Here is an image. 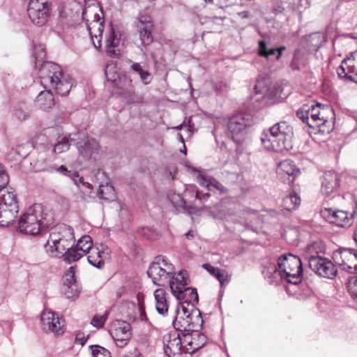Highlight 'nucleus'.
Here are the masks:
<instances>
[{
  "label": "nucleus",
  "mask_w": 357,
  "mask_h": 357,
  "mask_svg": "<svg viewBox=\"0 0 357 357\" xmlns=\"http://www.w3.org/2000/svg\"><path fill=\"white\" fill-rule=\"evenodd\" d=\"M54 214L40 204H34L20 216L18 230L21 233L36 236L54 222Z\"/></svg>",
  "instance_id": "obj_1"
},
{
  "label": "nucleus",
  "mask_w": 357,
  "mask_h": 357,
  "mask_svg": "<svg viewBox=\"0 0 357 357\" xmlns=\"http://www.w3.org/2000/svg\"><path fill=\"white\" fill-rule=\"evenodd\" d=\"M41 84L45 89L54 90L57 94L68 95L73 85V79L68 75H64L61 67L55 63L43 62L38 70Z\"/></svg>",
  "instance_id": "obj_2"
},
{
  "label": "nucleus",
  "mask_w": 357,
  "mask_h": 357,
  "mask_svg": "<svg viewBox=\"0 0 357 357\" xmlns=\"http://www.w3.org/2000/svg\"><path fill=\"white\" fill-rule=\"evenodd\" d=\"M293 128L287 121H280L269 129V132H263L261 142L268 151L281 152L292 148Z\"/></svg>",
  "instance_id": "obj_3"
},
{
  "label": "nucleus",
  "mask_w": 357,
  "mask_h": 357,
  "mask_svg": "<svg viewBox=\"0 0 357 357\" xmlns=\"http://www.w3.org/2000/svg\"><path fill=\"white\" fill-rule=\"evenodd\" d=\"M75 241L73 228L65 224L58 225L52 229L49 239L45 244V252L52 258H61L63 252L73 246Z\"/></svg>",
  "instance_id": "obj_4"
},
{
  "label": "nucleus",
  "mask_w": 357,
  "mask_h": 357,
  "mask_svg": "<svg viewBox=\"0 0 357 357\" xmlns=\"http://www.w3.org/2000/svg\"><path fill=\"white\" fill-rule=\"evenodd\" d=\"M268 271L275 279L285 280L294 284H297L301 281V261L297 256L290 253L281 255L278 258V266L271 264Z\"/></svg>",
  "instance_id": "obj_5"
},
{
  "label": "nucleus",
  "mask_w": 357,
  "mask_h": 357,
  "mask_svg": "<svg viewBox=\"0 0 357 357\" xmlns=\"http://www.w3.org/2000/svg\"><path fill=\"white\" fill-rule=\"evenodd\" d=\"M176 315L172 321L176 331L181 334L198 331L203 324L201 312L194 305L180 304L177 307Z\"/></svg>",
  "instance_id": "obj_6"
},
{
  "label": "nucleus",
  "mask_w": 357,
  "mask_h": 357,
  "mask_svg": "<svg viewBox=\"0 0 357 357\" xmlns=\"http://www.w3.org/2000/svg\"><path fill=\"white\" fill-rule=\"evenodd\" d=\"M19 211L15 191L4 187L0 189V225L8 226L15 222Z\"/></svg>",
  "instance_id": "obj_7"
},
{
  "label": "nucleus",
  "mask_w": 357,
  "mask_h": 357,
  "mask_svg": "<svg viewBox=\"0 0 357 357\" xmlns=\"http://www.w3.org/2000/svg\"><path fill=\"white\" fill-rule=\"evenodd\" d=\"M174 273V265L167 259L162 257H158L155 261L149 266L147 271V274L153 282L158 286L167 283Z\"/></svg>",
  "instance_id": "obj_8"
},
{
  "label": "nucleus",
  "mask_w": 357,
  "mask_h": 357,
  "mask_svg": "<svg viewBox=\"0 0 357 357\" xmlns=\"http://www.w3.org/2000/svg\"><path fill=\"white\" fill-rule=\"evenodd\" d=\"M252 123L253 120L250 114H237L229 119L225 134L236 143L240 144L244 138L247 128Z\"/></svg>",
  "instance_id": "obj_9"
},
{
  "label": "nucleus",
  "mask_w": 357,
  "mask_h": 357,
  "mask_svg": "<svg viewBox=\"0 0 357 357\" xmlns=\"http://www.w3.org/2000/svg\"><path fill=\"white\" fill-rule=\"evenodd\" d=\"M48 0H29L27 13L31 22L37 26L46 24L50 17Z\"/></svg>",
  "instance_id": "obj_10"
},
{
  "label": "nucleus",
  "mask_w": 357,
  "mask_h": 357,
  "mask_svg": "<svg viewBox=\"0 0 357 357\" xmlns=\"http://www.w3.org/2000/svg\"><path fill=\"white\" fill-rule=\"evenodd\" d=\"M43 330L54 335L63 334L65 331V321L59 314L51 310H44L40 316Z\"/></svg>",
  "instance_id": "obj_11"
},
{
  "label": "nucleus",
  "mask_w": 357,
  "mask_h": 357,
  "mask_svg": "<svg viewBox=\"0 0 357 357\" xmlns=\"http://www.w3.org/2000/svg\"><path fill=\"white\" fill-rule=\"evenodd\" d=\"M130 325L121 320H115L110 326L109 333L119 347L126 346L131 337Z\"/></svg>",
  "instance_id": "obj_12"
},
{
  "label": "nucleus",
  "mask_w": 357,
  "mask_h": 357,
  "mask_svg": "<svg viewBox=\"0 0 357 357\" xmlns=\"http://www.w3.org/2000/svg\"><path fill=\"white\" fill-rule=\"evenodd\" d=\"M309 266L320 276L328 279L335 278L334 264L326 258L312 255L309 257Z\"/></svg>",
  "instance_id": "obj_13"
},
{
  "label": "nucleus",
  "mask_w": 357,
  "mask_h": 357,
  "mask_svg": "<svg viewBox=\"0 0 357 357\" xmlns=\"http://www.w3.org/2000/svg\"><path fill=\"white\" fill-rule=\"evenodd\" d=\"M105 73L108 82L115 83L117 82L118 79H119V83H116V84L119 89L123 90L122 93L125 96H130L134 93V87L132 84V80L126 77L121 78L117 73L116 65L112 62L108 63L106 65Z\"/></svg>",
  "instance_id": "obj_14"
},
{
  "label": "nucleus",
  "mask_w": 357,
  "mask_h": 357,
  "mask_svg": "<svg viewBox=\"0 0 357 357\" xmlns=\"http://www.w3.org/2000/svg\"><path fill=\"white\" fill-rule=\"evenodd\" d=\"M180 333L173 331L164 336V351L168 357H180L184 353L183 342Z\"/></svg>",
  "instance_id": "obj_15"
},
{
  "label": "nucleus",
  "mask_w": 357,
  "mask_h": 357,
  "mask_svg": "<svg viewBox=\"0 0 357 357\" xmlns=\"http://www.w3.org/2000/svg\"><path fill=\"white\" fill-rule=\"evenodd\" d=\"M336 265L348 271H357V251L354 249L340 248L336 250Z\"/></svg>",
  "instance_id": "obj_16"
},
{
  "label": "nucleus",
  "mask_w": 357,
  "mask_h": 357,
  "mask_svg": "<svg viewBox=\"0 0 357 357\" xmlns=\"http://www.w3.org/2000/svg\"><path fill=\"white\" fill-rule=\"evenodd\" d=\"M79 157L83 161H95L99 155V144L92 138L86 137L77 143Z\"/></svg>",
  "instance_id": "obj_17"
},
{
  "label": "nucleus",
  "mask_w": 357,
  "mask_h": 357,
  "mask_svg": "<svg viewBox=\"0 0 357 357\" xmlns=\"http://www.w3.org/2000/svg\"><path fill=\"white\" fill-rule=\"evenodd\" d=\"M183 336L184 353L193 354L202 348L207 342L206 337L198 331L182 333Z\"/></svg>",
  "instance_id": "obj_18"
},
{
  "label": "nucleus",
  "mask_w": 357,
  "mask_h": 357,
  "mask_svg": "<svg viewBox=\"0 0 357 357\" xmlns=\"http://www.w3.org/2000/svg\"><path fill=\"white\" fill-rule=\"evenodd\" d=\"M300 171L291 160L280 162L277 167L276 174L279 180L284 183L290 184L294 182Z\"/></svg>",
  "instance_id": "obj_19"
},
{
  "label": "nucleus",
  "mask_w": 357,
  "mask_h": 357,
  "mask_svg": "<svg viewBox=\"0 0 357 357\" xmlns=\"http://www.w3.org/2000/svg\"><path fill=\"white\" fill-rule=\"evenodd\" d=\"M136 27L142 45L147 46L150 45L153 40L152 36L153 24L151 17L141 15L138 19Z\"/></svg>",
  "instance_id": "obj_20"
},
{
  "label": "nucleus",
  "mask_w": 357,
  "mask_h": 357,
  "mask_svg": "<svg viewBox=\"0 0 357 357\" xmlns=\"http://www.w3.org/2000/svg\"><path fill=\"white\" fill-rule=\"evenodd\" d=\"M188 274L187 271L182 270L177 273H173L169 279V285L171 291L174 296L178 295L181 296V290L188 285Z\"/></svg>",
  "instance_id": "obj_21"
},
{
  "label": "nucleus",
  "mask_w": 357,
  "mask_h": 357,
  "mask_svg": "<svg viewBox=\"0 0 357 357\" xmlns=\"http://www.w3.org/2000/svg\"><path fill=\"white\" fill-rule=\"evenodd\" d=\"M120 36L111 27L106 37L105 47L107 53L113 57H118L121 55V50L119 48L120 44Z\"/></svg>",
  "instance_id": "obj_22"
},
{
  "label": "nucleus",
  "mask_w": 357,
  "mask_h": 357,
  "mask_svg": "<svg viewBox=\"0 0 357 357\" xmlns=\"http://www.w3.org/2000/svg\"><path fill=\"white\" fill-rule=\"evenodd\" d=\"M103 20H98L86 24L94 47L99 49L101 47V37L104 29Z\"/></svg>",
  "instance_id": "obj_23"
},
{
  "label": "nucleus",
  "mask_w": 357,
  "mask_h": 357,
  "mask_svg": "<svg viewBox=\"0 0 357 357\" xmlns=\"http://www.w3.org/2000/svg\"><path fill=\"white\" fill-rule=\"evenodd\" d=\"M197 182L208 191H218L220 193L225 192V187L215 178L205 174H199L196 178Z\"/></svg>",
  "instance_id": "obj_24"
},
{
  "label": "nucleus",
  "mask_w": 357,
  "mask_h": 357,
  "mask_svg": "<svg viewBox=\"0 0 357 357\" xmlns=\"http://www.w3.org/2000/svg\"><path fill=\"white\" fill-rule=\"evenodd\" d=\"M339 77L342 75L352 74L357 73V51L353 53L350 56L344 58L341 65L336 69Z\"/></svg>",
  "instance_id": "obj_25"
},
{
  "label": "nucleus",
  "mask_w": 357,
  "mask_h": 357,
  "mask_svg": "<svg viewBox=\"0 0 357 357\" xmlns=\"http://www.w3.org/2000/svg\"><path fill=\"white\" fill-rule=\"evenodd\" d=\"M154 298L157 312L162 316L166 315L168 312L166 291L162 289H155L154 291Z\"/></svg>",
  "instance_id": "obj_26"
},
{
  "label": "nucleus",
  "mask_w": 357,
  "mask_h": 357,
  "mask_svg": "<svg viewBox=\"0 0 357 357\" xmlns=\"http://www.w3.org/2000/svg\"><path fill=\"white\" fill-rule=\"evenodd\" d=\"M101 9L96 3L86 6L82 11V19L87 22H91L98 20H101Z\"/></svg>",
  "instance_id": "obj_27"
},
{
  "label": "nucleus",
  "mask_w": 357,
  "mask_h": 357,
  "mask_svg": "<svg viewBox=\"0 0 357 357\" xmlns=\"http://www.w3.org/2000/svg\"><path fill=\"white\" fill-rule=\"evenodd\" d=\"M181 296H178V295H175L174 296L180 300L183 301V303L181 304H185V305H194L198 303V294L197 292V289L191 287H188L187 286L181 290Z\"/></svg>",
  "instance_id": "obj_28"
},
{
  "label": "nucleus",
  "mask_w": 357,
  "mask_h": 357,
  "mask_svg": "<svg viewBox=\"0 0 357 357\" xmlns=\"http://www.w3.org/2000/svg\"><path fill=\"white\" fill-rule=\"evenodd\" d=\"M36 103L43 110L51 108L54 104L51 90L46 89L45 91H41L36 97Z\"/></svg>",
  "instance_id": "obj_29"
},
{
  "label": "nucleus",
  "mask_w": 357,
  "mask_h": 357,
  "mask_svg": "<svg viewBox=\"0 0 357 357\" xmlns=\"http://www.w3.org/2000/svg\"><path fill=\"white\" fill-rule=\"evenodd\" d=\"M334 183V172L333 171L324 172L321 180V192L324 195L328 196L333 192Z\"/></svg>",
  "instance_id": "obj_30"
},
{
  "label": "nucleus",
  "mask_w": 357,
  "mask_h": 357,
  "mask_svg": "<svg viewBox=\"0 0 357 357\" xmlns=\"http://www.w3.org/2000/svg\"><path fill=\"white\" fill-rule=\"evenodd\" d=\"M167 198L176 211H181L188 209V205L183 196L170 190L167 193Z\"/></svg>",
  "instance_id": "obj_31"
},
{
  "label": "nucleus",
  "mask_w": 357,
  "mask_h": 357,
  "mask_svg": "<svg viewBox=\"0 0 357 357\" xmlns=\"http://www.w3.org/2000/svg\"><path fill=\"white\" fill-rule=\"evenodd\" d=\"M344 285L352 300L357 303V275H348L344 279Z\"/></svg>",
  "instance_id": "obj_32"
},
{
  "label": "nucleus",
  "mask_w": 357,
  "mask_h": 357,
  "mask_svg": "<svg viewBox=\"0 0 357 357\" xmlns=\"http://www.w3.org/2000/svg\"><path fill=\"white\" fill-rule=\"evenodd\" d=\"M353 214L346 211L336 210V227L348 228L353 222Z\"/></svg>",
  "instance_id": "obj_33"
},
{
  "label": "nucleus",
  "mask_w": 357,
  "mask_h": 357,
  "mask_svg": "<svg viewBox=\"0 0 357 357\" xmlns=\"http://www.w3.org/2000/svg\"><path fill=\"white\" fill-rule=\"evenodd\" d=\"M301 204L299 195L294 191L287 195L282 202V206L285 210L292 211L296 209Z\"/></svg>",
  "instance_id": "obj_34"
},
{
  "label": "nucleus",
  "mask_w": 357,
  "mask_h": 357,
  "mask_svg": "<svg viewBox=\"0 0 357 357\" xmlns=\"http://www.w3.org/2000/svg\"><path fill=\"white\" fill-rule=\"evenodd\" d=\"M98 196L100 199L112 201L115 199L114 189L112 185L106 182L105 184H99Z\"/></svg>",
  "instance_id": "obj_35"
},
{
  "label": "nucleus",
  "mask_w": 357,
  "mask_h": 357,
  "mask_svg": "<svg viewBox=\"0 0 357 357\" xmlns=\"http://www.w3.org/2000/svg\"><path fill=\"white\" fill-rule=\"evenodd\" d=\"M88 253L87 260L88 262L93 266L98 268H101L104 265L102 254V251L99 250L98 248L91 249Z\"/></svg>",
  "instance_id": "obj_36"
},
{
  "label": "nucleus",
  "mask_w": 357,
  "mask_h": 357,
  "mask_svg": "<svg viewBox=\"0 0 357 357\" xmlns=\"http://www.w3.org/2000/svg\"><path fill=\"white\" fill-rule=\"evenodd\" d=\"M84 256V252L79 251V250L75 247L73 248V246L67 248L64 252L61 257H63V261L70 264L72 262L76 261L79 260L81 257Z\"/></svg>",
  "instance_id": "obj_37"
},
{
  "label": "nucleus",
  "mask_w": 357,
  "mask_h": 357,
  "mask_svg": "<svg viewBox=\"0 0 357 357\" xmlns=\"http://www.w3.org/2000/svg\"><path fill=\"white\" fill-rule=\"evenodd\" d=\"M310 128H317L318 132H321L324 135H328L335 128V116H332L331 118V121H327V122H317L316 123H310Z\"/></svg>",
  "instance_id": "obj_38"
},
{
  "label": "nucleus",
  "mask_w": 357,
  "mask_h": 357,
  "mask_svg": "<svg viewBox=\"0 0 357 357\" xmlns=\"http://www.w3.org/2000/svg\"><path fill=\"white\" fill-rule=\"evenodd\" d=\"M61 291L66 298H75L78 296L80 292V287L78 282L70 284H63Z\"/></svg>",
  "instance_id": "obj_39"
},
{
  "label": "nucleus",
  "mask_w": 357,
  "mask_h": 357,
  "mask_svg": "<svg viewBox=\"0 0 357 357\" xmlns=\"http://www.w3.org/2000/svg\"><path fill=\"white\" fill-rule=\"evenodd\" d=\"M131 68L133 71L138 73L142 82L144 84H148L151 82L152 79V76L151 73H149L147 70H144L139 63H134L131 66Z\"/></svg>",
  "instance_id": "obj_40"
},
{
  "label": "nucleus",
  "mask_w": 357,
  "mask_h": 357,
  "mask_svg": "<svg viewBox=\"0 0 357 357\" xmlns=\"http://www.w3.org/2000/svg\"><path fill=\"white\" fill-rule=\"evenodd\" d=\"M92 240L91 238L89 236H82L78 241L76 245V248L79 250V251H81L82 252H84V255L86 253H88L91 249H93L92 248Z\"/></svg>",
  "instance_id": "obj_41"
},
{
  "label": "nucleus",
  "mask_w": 357,
  "mask_h": 357,
  "mask_svg": "<svg viewBox=\"0 0 357 357\" xmlns=\"http://www.w3.org/2000/svg\"><path fill=\"white\" fill-rule=\"evenodd\" d=\"M202 267L210 273L211 275H214L220 282V284H223L225 280V271L208 264H202Z\"/></svg>",
  "instance_id": "obj_42"
},
{
  "label": "nucleus",
  "mask_w": 357,
  "mask_h": 357,
  "mask_svg": "<svg viewBox=\"0 0 357 357\" xmlns=\"http://www.w3.org/2000/svg\"><path fill=\"white\" fill-rule=\"evenodd\" d=\"M183 197L188 206L190 204H193L194 202L199 198V192L197 188L194 185L187 187Z\"/></svg>",
  "instance_id": "obj_43"
},
{
  "label": "nucleus",
  "mask_w": 357,
  "mask_h": 357,
  "mask_svg": "<svg viewBox=\"0 0 357 357\" xmlns=\"http://www.w3.org/2000/svg\"><path fill=\"white\" fill-rule=\"evenodd\" d=\"M38 171L53 172L55 169V165L47 158L38 160L36 164Z\"/></svg>",
  "instance_id": "obj_44"
},
{
  "label": "nucleus",
  "mask_w": 357,
  "mask_h": 357,
  "mask_svg": "<svg viewBox=\"0 0 357 357\" xmlns=\"http://www.w3.org/2000/svg\"><path fill=\"white\" fill-rule=\"evenodd\" d=\"M70 139L68 137H63L54 144L53 152L55 153H61L68 151L70 148Z\"/></svg>",
  "instance_id": "obj_45"
},
{
  "label": "nucleus",
  "mask_w": 357,
  "mask_h": 357,
  "mask_svg": "<svg viewBox=\"0 0 357 357\" xmlns=\"http://www.w3.org/2000/svg\"><path fill=\"white\" fill-rule=\"evenodd\" d=\"M307 112H310V105L306 104L303 105L301 108H299L296 112V115L298 118H299L303 123H305L310 127V123H312L310 121V118L307 116Z\"/></svg>",
  "instance_id": "obj_46"
},
{
  "label": "nucleus",
  "mask_w": 357,
  "mask_h": 357,
  "mask_svg": "<svg viewBox=\"0 0 357 357\" xmlns=\"http://www.w3.org/2000/svg\"><path fill=\"white\" fill-rule=\"evenodd\" d=\"M107 317L108 312L107 311L102 315L95 314L91 319V324L97 328H101L103 327Z\"/></svg>",
  "instance_id": "obj_47"
},
{
  "label": "nucleus",
  "mask_w": 357,
  "mask_h": 357,
  "mask_svg": "<svg viewBox=\"0 0 357 357\" xmlns=\"http://www.w3.org/2000/svg\"><path fill=\"white\" fill-rule=\"evenodd\" d=\"M45 46L42 44L34 45H33V57L36 60V64L37 61L40 62L43 60L45 57Z\"/></svg>",
  "instance_id": "obj_48"
},
{
  "label": "nucleus",
  "mask_w": 357,
  "mask_h": 357,
  "mask_svg": "<svg viewBox=\"0 0 357 357\" xmlns=\"http://www.w3.org/2000/svg\"><path fill=\"white\" fill-rule=\"evenodd\" d=\"M322 107L321 104H312L310 105V121L312 123H316L319 121V116H320V110Z\"/></svg>",
  "instance_id": "obj_49"
},
{
  "label": "nucleus",
  "mask_w": 357,
  "mask_h": 357,
  "mask_svg": "<svg viewBox=\"0 0 357 357\" xmlns=\"http://www.w3.org/2000/svg\"><path fill=\"white\" fill-rule=\"evenodd\" d=\"M75 267L70 266L66 272L63 279V284H70L72 283H77L75 279Z\"/></svg>",
  "instance_id": "obj_50"
},
{
  "label": "nucleus",
  "mask_w": 357,
  "mask_h": 357,
  "mask_svg": "<svg viewBox=\"0 0 357 357\" xmlns=\"http://www.w3.org/2000/svg\"><path fill=\"white\" fill-rule=\"evenodd\" d=\"M323 36L320 33H313L308 36V40L310 45L317 50L321 45Z\"/></svg>",
  "instance_id": "obj_51"
},
{
  "label": "nucleus",
  "mask_w": 357,
  "mask_h": 357,
  "mask_svg": "<svg viewBox=\"0 0 357 357\" xmlns=\"http://www.w3.org/2000/svg\"><path fill=\"white\" fill-rule=\"evenodd\" d=\"M324 250V246L321 242H314L307 247V252L309 259L312 255L319 256V253L321 252Z\"/></svg>",
  "instance_id": "obj_52"
},
{
  "label": "nucleus",
  "mask_w": 357,
  "mask_h": 357,
  "mask_svg": "<svg viewBox=\"0 0 357 357\" xmlns=\"http://www.w3.org/2000/svg\"><path fill=\"white\" fill-rule=\"evenodd\" d=\"M54 171H56V172H58L65 176H68V177L70 178L72 180L74 181L75 183H77V181L75 179V178L78 177V172H71L64 165H61L58 167H56L55 166Z\"/></svg>",
  "instance_id": "obj_53"
},
{
  "label": "nucleus",
  "mask_w": 357,
  "mask_h": 357,
  "mask_svg": "<svg viewBox=\"0 0 357 357\" xmlns=\"http://www.w3.org/2000/svg\"><path fill=\"white\" fill-rule=\"evenodd\" d=\"M91 347L93 357H110V352L105 348L98 345H92Z\"/></svg>",
  "instance_id": "obj_54"
},
{
  "label": "nucleus",
  "mask_w": 357,
  "mask_h": 357,
  "mask_svg": "<svg viewBox=\"0 0 357 357\" xmlns=\"http://www.w3.org/2000/svg\"><path fill=\"white\" fill-rule=\"evenodd\" d=\"M320 214L328 222H335V210L333 208H324L321 211Z\"/></svg>",
  "instance_id": "obj_55"
},
{
  "label": "nucleus",
  "mask_w": 357,
  "mask_h": 357,
  "mask_svg": "<svg viewBox=\"0 0 357 357\" xmlns=\"http://www.w3.org/2000/svg\"><path fill=\"white\" fill-rule=\"evenodd\" d=\"M331 113L333 115V116H335V112L333 109H331L326 105H323L320 110L319 122H327V121H328L329 116Z\"/></svg>",
  "instance_id": "obj_56"
},
{
  "label": "nucleus",
  "mask_w": 357,
  "mask_h": 357,
  "mask_svg": "<svg viewBox=\"0 0 357 357\" xmlns=\"http://www.w3.org/2000/svg\"><path fill=\"white\" fill-rule=\"evenodd\" d=\"M15 116L18 120L22 121L30 116V111L26 107H20L15 109Z\"/></svg>",
  "instance_id": "obj_57"
},
{
  "label": "nucleus",
  "mask_w": 357,
  "mask_h": 357,
  "mask_svg": "<svg viewBox=\"0 0 357 357\" xmlns=\"http://www.w3.org/2000/svg\"><path fill=\"white\" fill-rule=\"evenodd\" d=\"M8 182V175L6 173L2 165L0 164V189L6 187Z\"/></svg>",
  "instance_id": "obj_58"
},
{
  "label": "nucleus",
  "mask_w": 357,
  "mask_h": 357,
  "mask_svg": "<svg viewBox=\"0 0 357 357\" xmlns=\"http://www.w3.org/2000/svg\"><path fill=\"white\" fill-rule=\"evenodd\" d=\"M285 49L284 47H281L280 48H271L268 50L266 52L267 56H264L266 59H268L272 55H276V60H279L282 55V52Z\"/></svg>",
  "instance_id": "obj_59"
},
{
  "label": "nucleus",
  "mask_w": 357,
  "mask_h": 357,
  "mask_svg": "<svg viewBox=\"0 0 357 357\" xmlns=\"http://www.w3.org/2000/svg\"><path fill=\"white\" fill-rule=\"evenodd\" d=\"M344 82H355L357 84V73H354L352 74H344L342 75V77H339Z\"/></svg>",
  "instance_id": "obj_60"
},
{
  "label": "nucleus",
  "mask_w": 357,
  "mask_h": 357,
  "mask_svg": "<svg viewBox=\"0 0 357 357\" xmlns=\"http://www.w3.org/2000/svg\"><path fill=\"white\" fill-rule=\"evenodd\" d=\"M268 52L267 45L264 40H260L259 43V55L261 56H267Z\"/></svg>",
  "instance_id": "obj_61"
},
{
  "label": "nucleus",
  "mask_w": 357,
  "mask_h": 357,
  "mask_svg": "<svg viewBox=\"0 0 357 357\" xmlns=\"http://www.w3.org/2000/svg\"><path fill=\"white\" fill-rule=\"evenodd\" d=\"M125 292H126L125 287L121 286V287H119L115 292L116 297L121 298L125 294Z\"/></svg>",
  "instance_id": "obj_62"
},
{
  "label": "nucleus",
  "mask_w": 357,
  "mask_h": 357,
  "mask_svg": "<svg viewBox=\"0 0 357 357\" xmlns=\"http://www.w3.org/2000/svg\"><path fill=\"white\" fill-rule=\"evenodd\" d=\"M196 234V232L193 230H190L188 231L186 234H185V236L186 238H188V239H192L195 237Z\"/></svg>",
  "instance_id": "obj_63"
},
{
  "label": "nucleus",
  "mask_w": 357,
  "mask_h": 357,
  "mask_svg": "<svg viewBox=\"0 0 357 357\" xmlns=\"http://www.w3.org/2000/svg\"><path fill=\"white\" fill-rule=\"evenodd\" d=\"M132 357H144L141 353L138 351L135 350L134 355Z\"/></svg>",
  "instance_id": "obj_64"
}]
</instances>
